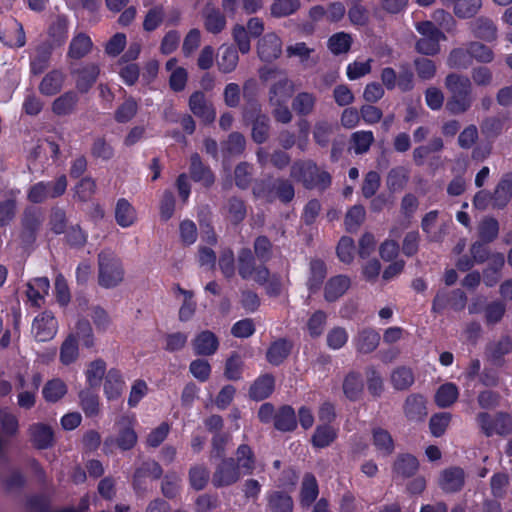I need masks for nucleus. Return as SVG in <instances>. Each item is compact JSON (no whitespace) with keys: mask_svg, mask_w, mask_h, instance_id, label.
I'll use <instances>...</instances> for the list:
<instances>
[{"mask_svg":"<svg viewBox=\"0 0 512 512\" xmlns=\"http://www.w3.org/2000/svg\"><path fill=\"white\" fill-rule=\"evenodd\" d=\"M291 344L286 340L275 341L267 351V360L273 364H280L290 353Z\"/></svg>","mask_w":512,"mask_h":512,"instance_id":"obj_51","label":"nucleus"},{"mask_svg":"<svg viewBox=\"0 0 512 512\" xmlns=\"http://www.w3.org/2000/svg\"><path fill=\"white\" fill-rule=\"evenodd\" d=\"M124 268L120 258L112 251L105 250L98 255V281L104 288L118 286L124 280Z\"/></svg>","mask_w":512,"mask_h":512,"instance_id":"obj_2","label":"nucleus"},{"mask_svg":"<svg viewBox=\"0 0 512 512\" xmlns=\"http://www.w3.org/2000/svg\"><path fill=\"white\" fill-rule=\"evenodd\" d=\"M67 391V385L62 379L53 378L45 383L42 394L47 402L55 403L61 400Z\"/></svg>","mask_w":512,"mask_h":512,"instance_id":"obj_35","label":"nucleus"},{"mask_svg":"<svg viewBox=\"0 0 512 512\" xmlns=\"http://www.w3.org/2000/svg\"><path fill=\"white\" fill-rule=\"evenodd\" d=\"M408 180L407 170L403 167H395L391 169L387 176V185L393 190H400L404 187Z\"/></svg>","mask_w":512,"mask_h":512,"instance_id":"obj_62","label":"nucleus"},{"mask_svg":"<svg viewBox=\"0 0 512 512\" xmlns=\"http://www.w3.org/2000/svg\"><path fill=\"white\" fill-rule=\"evenodd\" d=\"M318 496V485L313 475H306L302 482L300 501L303 506H310Z\"/></svg>","mask_w":512,"mask_h":512,"instance_id":"obj_50","label":"nucleus"},{"mask_svg":"<svg viewBox=\"0 0 512 512\" xmlns=\"http://www.w3.org/2000/svg\"><path fill=\"white\" fill-rule=\"evenodd\" d=\"M65 79L66 76L61 70H51L40 81L39 92L44 96H54L62 90Z\"/></svg>","mask_w":512,"mask_h":512,"instance_id":"obj_17","label":"nucleus"},{"mask_svg":"<svg viewBox=\"0 0 512 512\" xmlns=\"http://www.w3.org/2000/svg\"><path fill=\"white\" fill-rule=\"evenodd\" d=\"M50 282L46 277L34 278L27 283L26 295L31 305L41 307L49 293Z\"/></svg>","mask_w":512,"mask_h":512,"instance_id":"obj_14","label":"nucleus"},{"mask_svg":"<svg viewBox=\"0 0 512 512\" xmlns=\"http://www.w3.org/2000/svg\"><path fill=\"white\" fill-rule=\"evenodd\" d=\"M459 391L455 384L445 383L439 387L435 394V402L441 408L451 406L458 398Z\"/></svg>","mask_w":512,"mask_h":512,"instance_id":"obj_47","label":"nucleus"},{"mask_svg":"<svg viewBox=\"0 0 512 512\" xmlns=\"http://www.w3.org/2000/svg\"><path fill=\"white\" fill-rule=\"evenodd\" d=\"M75 196L80 201H88L96 191L95 180L91 177L82 178L74 188Z\"/></svg>","mask_w":512,"mask_h":512,"instance_id":"obj_61","label":"nucleus"},{"mask_svg":"<svg viewBox=\"0 0 512 512\" xmlns=\"http://www.w3.org/2000/svg\"><path fill=\"white\" fill-rule=\"evenodd\" d=\"M375 137L372 131L360 130L351 134L349 140V150L356 155H362L369 151L374 143Z\"/></svg>","mask_w":512,"mask_h":512,"instance_id":"obj_24","label":"nucleus"},{"mask_svg":"<svg viewBox=\"0 0 512 512\" xmlns=\"http://www.w3.org/2000/svg\"><path fill=\"white\" fill-rule=\"evenodd\" d=\"M390 382L396 390H407L414 383V374L410 368L400 366L391 372Z\"/></svg>","mask_w":512,"mask_h":512,"instance_id":"obj_42","label":"nucleus"},{"mask_svg":"<svg viewBox=\"0 0 512 512\" xmlns=\"http://www.w3.org/2000/svg\"><path fill=\"white\" fill-rule=\"evenodd\" d=\"M30 436L33 444L40 449L47 448L53 443L52 429L41 423L33 424L30 427Z\"/></svg>","mask_w":512,"mask_h":512,"instance_id":"obj_36","label":"nucleus"},{"mask_svg":"<svg viewBox=\"0 0 512 512\" xmlns=\"http://www.w3.org/2000/svg\"><path fill=\"white\" fill-rule=\"evenodd\" d=\"M295 91L294 82L285 75H281L269 88V105L288 103Z\"/></svg>","mask_w":512,"mask_h":512,"instance_id":"obj_9","label":"nucleus"},{"mask_svg":"<svg viewBox=\"0 0 512 512\" xmlns=\"http://www.w3.org/2000/svg\"><path fill=\"white\" fill-rule=\"evenodd\" d=\"M50 56V46L43 44L37 47L31 58V72L35 75L41 74L48 67Z\"/></svg>","mask_w":512,"mask_h":512,"instance_id":"obj_45","label":"nucleus"},{"mask_svg":"<svg viewBox=\"0 0 512 512\" xmlns=\"http://www.w3.org/2000/svg\"><path fill=\"white\" fill-rule=\"evenodd\" d=\"M189 109L205 123H212L216 118V111L213 105L208 102L201 91H196L189 97Z\"/></svg>","mask_w":512,"mask_h":512,"instance_id":"obj_10","label":"nucleus"},{"mask_svg":"<svg viewBox=\"0 0 512 512\" xmlns=\"http://www.w3.org/2000/svg\"><path fill=\"white\" fill-rule=\"evenodd\" d=\"M275 427L281 431H291L296 427V416L293 408L282 407L275 415Z\"/></svg>","mask_w":512,"mask_h":512,"instance_id":"obj_52","label":"nucleus"},{"mask_svg":"<svg viewBox=\"0 0 512 512\" xmlns=\"http://www.w3.org/2000/svg\"><path fill=\"white\" fill-rule=\"evenodd\" d=\"M274 390V378L265 374L260 376L250 388V396L254 400L260 401L267 398Z\"/></svg>","mask_w":512,"mask_h":512,"instance_id":"obj_38","label":"nucleus"},{"mask_svg":"<svg viewBox=\"0 0 512 512\" xmlns=\"http://www.w3.org/2000/svg\"><path fill=\"white\" fill-rule=\"evenodd\" d=\"M471 58L480 63H490L494 59V52L491 48L481 42L472 41L468 43Z\"/></svg>","mask_w":512,"mask_h":512,"instance_id":"obj_58","label":"nucleus"},{"mask_svg":"<svg viewBox=\"0 0 512 512\" xmlns=\"http://www.w3.org/2000/svg\"><path fill=\"white\" fill-rule=\"evenodd\" d=\"M372 442L381 456H389L394 451V440L391 434L383 428L378 427L372 430Z\"/></svg>","mask_w":512,"mask_h":512,"instance_id":"obj_26","label":"nucleus"},{"mask_svg":"<svg viewBox=\"0 0 512 512\" xmlns=\"http://www.w3.org/2000/svg\"><path fill=\"white\" fill-rule=\"evenodd\" d=\"M238 273L244 280L252 279L258 284H265L269 279V270L263 266H256L250 249L243 248L238 253Z\"/></svg>","mask_w":512,"mask_h":512,"instance_id":"obj_5","label":"nucleus"},{"mask_svg":"<svg viewBox=\"0 0 512 512\" xmlns=\"http://www.w3.org/2000/svg\"><path fill=\"white\" fill-rule=\"evenodd\" d=\"M92 47L91 38L85 33H78L70 42L68 56L73 59L83 58L92 50Z\"/></svg>","mask_w":512,"mask_h":512,"instance_id":"obj_31","label":"nucleus"},{"mask_svg":"<svg viewBox=\"0 0 512 512\" xmlns=\"http://www.w3.org/2000/svg\"><path fill=\"white\" fill-rule=\"evenodd\" d=\"M414 66L419 78L423 80H430L436 75V65L434 61L428 58H416Z\"/></svg>","mask_w":512,"mask_h":512,"instance_id":"obj_63","label":"nucleus"},{"mask_svg":"<svg viewBox=\"0 0 512 512\" xmlns=\"http://www.w3.org/2000/svg\"><path fill=\"white\" fill-rule=\"evenodd\" d=\"M336 436V430L331 426H319L313 435L312 442L314 446L324 448L329 446L336 439Z\"/></svg>","mask_w":512,"mask_h":512,"instance_id":"obj_56","label":"nucleus"},{"mask_svg":"<svg viewBox=\"0 0 512 512\" xmlns=\"http://www.w3.org/2000/svg\"><path fill=\"white\" fill-rule=\"evenodd\" d=\"M115 219L119 226L130 227L137 220L136 210L126 199L121 198L116 203Z\"/></svg>","mask_w":512,"mask_h":512,"instance_id":"obj_28","label":"nucleus"},{"mask_svg":"<svg viewBox=\"0 0 512 512\" xmlns=\"http://www.w3.org/2000/svg\"><path fill=\"white\" fill-rule=\"evenodd\" d=\"M363 389V383L361 376L356 373H350L346 376L343 383V390L345 395L351 399L355 400L359 397Z\"/></svg>","mask_w":512,"mask_h":512,"instance_id":"obj_57","label":"nucleus"},{"mask_svg":"<svg viewBox=\"0 0 512 512\" xmlns=\"http://www.w3.org/2000/svg\"><path fill=\"white\" fill-rule=\"evenodd\" d=\"M106 373V363L102 359L90 362L85 371L88 388L98 387Z\"/></svg>","mask_w":512,"mask_h":512,"instance_id":"obj_46","label":"nucleus"},{"mask_svg":"<svg viewBox=\"0 0 512 512\" xmlns=\"http://www.w3.org/2000/svg\"><path fill=\"white\" fill-rule=\"evenodd\" d=\"M326 274L327 269L323 261L316 259L310 262V275L307 280V287L310 292H316L320 289Z\"/></svg>","mask_w":512,"mask_h":512,"instance_id":"obj_41","label":"nucleus"},{"mask_svg":"<svg viewBox=\"0 0 512 512\" xmlns=\"http://www.w3.org/2000/svg\"><path fill=\"white\" fill-rule=\"evenodd\" d=\"M79 405L87 417L97 416L100 411L99 397L93 388H85L79 391Z\"/></svg>","mask_w":512,"mask_h":512,"instance_id":"obj_32","label":"nucleus"},{"mask_svg":"<svg viewBox=\"0 0 512 512\" xmlns=\"http://www.w3.org/2000/svg\"><path fill=\"white\" fill-rule=\"evenodd\" d=\"M445 87L449 94H465L472 92L471 80L461 74L450 73L445 78Z\"/></svg>","mask_w":512,"mask_h":512,"instance_id":"obj_34","label":"nucleus"},{"mask_svg":"<svg viewBox=\"0 0 512 512\" xmlns=\"http://www.w3.org/2000/svg\"><path fill=\"white\" fill-rule=\"evenodd\" d=\"M100 69L96 64H87L77 71L76 88L86 93L96 82Z\"/></svg>","mask_w":512,"mask_h":512,"instance_id":"obj_29","label":"nucleus"},{"mask_svg":"<svg viewBox=\"0 0 512 512\" xmlns=\"http://www.w3.org/2000/svg\"><path fill=\"white\" fill-rule=\"evenodd\" d=\"M473 104L471 93L451 94L446 102L445 108L451 115H460L466 113Z\"/></svg>","mask_w":512,"mask_h":512,"instance_id":"obj_30","label":"nucleus"},{"mask_svg":"<svg viewBox=\"0 0 512 512\" xmlns=\"http://www.w3.org/2000/svg\"><path fill=\"white\" fill-rule=\"evenodd\" d=\"M236 467L239 472L250 475L255 469V457L252 449L247 445H240L236 451Z\"/></svg>","mask_w":512,"mask_h":512,"instance_id":"obj_39","label":"nucleus"},{"mask_svg":"<svg viewBox=\"0 0 512 512\" xmlns=\"http://www.w3.org/2000/svg\"><path fill=\"white\" fill-rule=\"evenodd\" d=\"M419 467L417 459L410 454L399 455L394 463L395 473L402 477L412 476Z\"/></svg>","mask_w":512,"mask_h":512,"instance_id":"obj_48","label":"nucleus"},{"mask_svg":"<svg viewBox=\"0 0 512 512\" xmlns=\"http://www.w3.org/2000/svg\"><path fill=\"white\" fill-rule=\"evenodd\" d=\"M79 356L77 340L74 334L69 335L60 347V361L64 365L75 362Z\"/></svg>","mask_w":512,"mask_h":512,"instance_id":"obj_49","label":"nucleus"},{"mask_svg":"<svg viewBox=\"0 0 512 512\" xmlns=\"http://www.w3.org/2000/svg\"><path fill=\"white\" fill-rule=\"evenodd\" d=\"M176 58H171L166 62V70L170 72L169 85L175 92L183 91L188 81V72L184 67L177 65Z\"/></svg>","mask_w":512,"mask_h":512,"instance_id":"obj_23","label":"nucleus"},{"mask_svg":"<svg viewBox=\"0 0 512 512\" xmlns=\"http://www.w3.org/2000/svg\"><path fill=\"white\" fill-rule=\"evenodd\" d=\"M317 103L314 93L302 91L295 95L292 100V109L297 115L308 116L313 113Z\"/></svg>","mask_w":512,"mask_h":512,"instance_id":"obj_25","label":"nucleus"},{"mask_svg":"<svg viewBox=\"0 0 512 512\" xmlns=\"http://www.w3.org/2000/svg\"><path fill=\"white\" fill-rule=\"evenodd\" d=\"M136 442L137 434L134 428L130 424H126L119 429L118 436L115 439H107L105 445L116 443L120 449L129 450L135 446Z\"/></svg>","mask_w":512,"mask_h":512,"instance_id":"obj_40","label":"nucleus"},{"mask_svg":"<svg viewBox=\"0 0 512 512\" xmlns=\"http://www.w3.org/2000/svg\"><path fill=\"white\" fill-rule=\"evenodd\" d=\"M67 178L60 175L53 181L38 182L32 185L27 192V199L32 203H42L48 198H57L65 193Z\"/></svg>","mask_w":512,"mask_h":512,"instance_id":"obj_4","label":"nucleus"},{"mask_svg":"<svg viewBox=\"0 0 512 512\" xmlns=\"http://www.w3.org/2000/svg\"><path fill=\"white\" fill-rule=\"evenodd\" d=\"M479 237L485 242L493 241L499 233V223L493 217L484 218L478 227Z\"/></svg>","mask_w":512,"mask_h":512,"instance_id":"obj_54","label":"nucleus"},{"mask_svg":"<svg viewBox=\"0 0 512 512\" xmlns=\"http://www.w3.org/2000/svg\"><path fill=\"white\" fill-rule=\"evenodd\" d=\"M415 28L422 36L415 44L416 51L427 56L437 55L440 52V41L446 40L445 34L431 21L418 22Z\"/></svg>","mask_w":512,"mask_h":512,"instance_id":"obj_3","label":"nucleus"},{"mask_svg":"<svg viewBox=\"0 0 512 512\" xmlns=\"http://www.w3.org/2000/svg\"><path fill=\"white\" fill-rule=\"evenodd\" d=\"M332 133L333 125L327 121L321 120L316 122L314 126L313 138L318 145L326 147L329 144Z\"/></svg>","mask_w":512,"mask_h":512,"instance_id":"obj_59","label":"nucleus"},{"mask_svg":"<svg viewBox=\"0 0 512 512\" xmlns=\"http://www.w3.org/2000/svg\"><path fill=\"white\" fill-rule=\"evenodd\" d=\"M282 52V41L275 33H267L257 44V53L261 60L271 62Z\"/></svg>","mask_w":512,"mask_h":512,"instance_id":"obj_11","label":"nucleus"},{"mask_svg":"<svg viewBox=\"0 0 512 512\" xmlns=\"http://www.w3.org/2000/svg\"><path fill=\"white\" fill-rule=\"evenodd\" d=\"M494 208L502 209L512 199V172L505 173L494 189Z\"/></svg>","mask_w":512,"mask_h":512,"instance_id":"obj_22","label":"nucleus"},{"mask_svg":"<svg viewBox=\"0 0 512 512\" xmlns=\"http://www.w3.org/2000/svg\"><path fill=\"white\" fill-rule=\"evenodd\" d=\"M291 177L307 189L324 190L331 184L330 174L310 160L295 162L291 167Z\"/></svg>","mask_w":512,"mask_h":512,"instance_id":"obj_1","label":"nucleus"},{"mask_svg":"<svg viewBox=\"0 0 512 512\" xmlns=\"http://www.w3.org/2000/svg\"><path fill=\"white\" fill-rule=\"evenodd\" d=\"M380 334L372 328H364L356 334L353 343L357 352L362 354L372 353L380 343Z\"/></svg>","mask_w":512,"mask_h":512,"instance_id":"obj_15","label":"nucleus"},{"mask_svg":"<svg viewBox=\"0 0 512 512\" xmlns=\"http://www.w3.org/2000/svg\"><path fill=\"white\" fill-rule=\"evenodd\" d=\"M190 172L196 182H202L205 186L214 182L210 169L203 165L198 154H193L190 158Z\"/></svg>","mask_w":512,"mask_h":512,"instance_id":"obj_37","label":"nucleus"},{"mask_svg":"<svg viewBox=\"0 0 512 512\" xmlns=\"http://www.w3.org/2000/svg\"><path fill=\"white\" fill-rule=\"evenodd\" d=\"M465 483V473L460 467H449L444 469L439 476L438 484L447 493H454L461 490Z\"/></svg>","mask_w":512,"mask_h":512,"instance_id":"obj_12","label":"nucleus"},{"mask_svg":"<svg viewBox=\"0 0 512 512\" xmlns=\"http://www.w3.org/2000/svg\"><path fill=\"white\" fill-rule=\"evenodd\" d=\"M33 337L39 342L52 340L58 332V321L51 311L39 313L31 326Z\"/></svg>","mask_w":512,"mask_h":512,"instance_id":"obj_6","label":"nucleus"},{"mask_svg":"<svg viewBox=\"0 0 512 512\" xmlns=\"http://www.w3.org/2000/svg\"><path fill=\"white\" fill-rule=\"evenodd\" d=\"M191 486L196 490H202L209 479V471L201 465L193 466L189 472Z\"/></svg>","mask_w":512,"mask_h":512,"instance_id":"obj_64","label":"nucleus"},{"mask_svg":"<svg viewBox=\"0 0 512 512\" xmlns=\"http://www.w3.org/2000/svg\"><path fill=\"white\" fill-rule=\"evenodd\" d=\"M42 377L39 373L32 376L31 382L27 383L24 376L17 377L16 387L21 392L18 394V405L24 409H30L35 404L36 392L41 383Z\"/></svg>","mask_w":512,"mask_h":512,"instance_id":"obj_7","label":"nucleus"},{"mask_svg":"<svg viewBox=\"0 0 512 512\" xmlns=\"http://www.w3.org/2000/svg\"><path fill=\"white\" fill-rule=\"evenodd\" d=\"M474 37L492 42L498 37V29L495 23L488 17H478L469 24Z\"/></svg>","mask_w":512,"mask_h":512,"instance_id":"obj_16","label":"nucleus"},{"mask_svg":"<svg viewBox=\"0 0 512 512\" xmlns=\"http://www.w3.org/2000/svg\"><path fill=\"white\" fill-rule=\"evenodd\" d=\"M176 291L184 297L183 304L179 310V319L181 321H187L193 316L196 309V304L192 300L193 293L191 291L184 290L179 286L176 288Z\"/></svg>","mask_w":512,"mask_h":512,"instance_id":"obj_60","label":"nucleus"},{"mask_svg":"<svg viewBox=\"0 0 512 512\" xmlns=\"http://www.w3.org/2000/svg\"><path fill=\"white\" fill-rule=\"evenodd\" d=\"M241 476L232 458L223 460L215 469L212 483L215 487H225L236 483Z\"/></svg>","mask_w":512,"mask_h":512,"instance_id":"obj_8","label":"nucleus"},{"mask_svg":"<svg viewBox=\"0 0 512 512\" xmlns=\"http://www.w3.org/2000/svg\"><path fill=\"white\" fill-rule=\"evenodd\" d=\"M268 507L272 512H293V500L282 491H273L268 494Z\"/></svg>","mask_w":512,"mask_h":512,"instance_id":"obj_44","label":"nucleus"},{"mask_svg":"<svg viewBox=\"0 0 512 512\" xmlns=\"http://www.w3.org/2000/svg\"><path fill=\"white\" fill-rule=\"evenodd\" d=\"M352 39L349 34L339 32L331 36L328 40V47L333 54H342L349 51Z\"/></svg>","mask_w":512,"mask_h":512,"instance_id":"obj_55","label":"nucleus"},{"mask_svg":"<svg viewBox=\"0 0 512 512\" xmlns=\"http://www.w3.org/2000/svg\"><path fill=\"white\" fill-rule=\"evenodd\" d=\"M445 6H452L453 12L458 18H471L482 7V0H441Z\"/></svg>","mask_w":512,"mask_h":512,"instance_id":"obj_21","label":"nucleus"},{"mask_svg":"<svg viewBox=\"0 0 512 512\" xmlns=\"http://www.w3.org/2000/svg\"><path fill=\"white\" fill-rule=\"evenodd\" d=\"M192 345L197 355L209 356L217 351L219 341L213 332L205 330L194 338Z\"/></svg>","mask_w":512,"mask_h":512,"instance_id":"obj_19","label":"nucleus"},{"mask_svg":"<svg viewBox=\"0 0 512 512\" xmlns=\"http://www.w3.org/2000/svg\"><path fill=\"white\" fill-rule=\"evenodd\" d=\"M404 413L410 420H422L426 416V401L422 395L411 394L406 398Z\"/></svg>","mask_w":512,"mask_h":512,"instance_id":"obj_27","label":"nucleus"},{"mask_svg":"<svg viewBox=\"0 0 512 512\" xmlns=\"http://www.w3.org/2000/svg\"><path fill=\"white\" fill-rule=\"evenodd\" d=\"M239 61L238 52L233 47H225L218 60V68L223 73H230L235 70Z\"/></svg>","mask_w":512,"mask_h":512,"instance_id":"obj_53","label":"nucleus"},{"mask_svg":"<svg viewBox=\"0 0 512 512\" xmlns=\"http://www.w3.org/2000/svg\"><path fill=\"white\" fill-rule=\"evenodd\" d=\"M79 97L74 91H67L55 98L51 104L54 115L62 117L72 114L77 107Z\"/></svg>","mask_w":512,"mask_h":512,"instance_id":"obj_18","label":"nucleus"},{"mask_svg":"<svg viewBox=\"0 0 512 512\" xmlns=\"http://www.w3.org/2000/svg\"><path fill=\"white\" fill-rule=\"evenodd\" d=\"M124 380L119 370L110 369L105 377L104 392L109 399L120 396L124 388Z\"/></svg>","mask_w":512,"mask_h":512,"instance_id":"obj_33","label":"nucleus"},{"mask_svg":"<svg viewBox=\"0 0 512 512\" xmlns=\"http://www.w3.org/2000/svg\"><path fill=\"white\" fill-rule=\"evenodd\" d=\"M351 279L347 275H336L328 279L324 286V298L328 302H335L350 288Z\"/></svg>","mask_w":512,"mask_h":512,"instance_id":"obj_13","label":"nucleus"},{"mask_svg":"<svg viewBox=\"0 0 512 512\" xmlns=\"http://www.w3.org/2000/svg\"><path fill=\"white\" fill-rule=\"evenodd\" d=\"M472 64L469 46L466 48H454L447 57V65L451 69H467Z\"/></svg>","mask_w":512,"mask_h":512,"instance_id":"obj_43","label":"nucleus"},{"mask_svg":"<svg viewBox=\"0 0 512 512\" xmlns=\"http://www.w3.org/2000/svg\"><path fill=\"white\" fill-rule=\"evenodd\" d=\"M439 212L432 210L425 214L421 222V228L429 241L440 242L446 233L445 225L437 227Z\"/></svg>","mask_w":512,"mask_h":512,"instance_id":"obj_20","label":"nucleus"}]
</instances>
